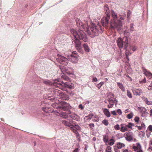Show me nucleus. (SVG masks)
Listing matches in <instances>:
<instances>
[{
	"label": "nucleus",
	"mask_w": 152,
	"mask_h": 152,
	"mask_svg": "<svg viewBox=\"0 0 152 152\" xmlns=\"http://www.w3.org/2000/svg\"><path fill=\"white\" fill-rule=\"evenodd\" d=\"M71 32L74 37L73 39L75 44V48L78 52H80L81 44L79 39L82 40L85 42L87 41L88 39L87 36L83 30H78V31L77 32L72 28L71 29Z\"/></svg>",
	"instance_id": "nucleus-1"
},
{
	"label": "nucleus",
	"mask_w": 152,
	"mask_h": 152,
	"mask_svg": "<svg viewBox=\"0 0 152 152\" xmlns=\"http://www.w3.org/2000/svg\"><path fill=\"white\" fill-rule=\"evenodd\" d=\"M116 42L117 45L120 49L124 48L125 50V53L127 58L128 56L131 55L132 52L131 51V48L129 47L128 38L126 37H124L122 38L121 37L118 38Z\"/></svg>",
	"instance_id": "nucleus-2"
},
{
	"label": "nucleus",
	"mask_w": 152,
	"mask_h": 152,
	"mask_svg": "<svg viewBox=\"0 0 152 152\" xmlns=\"http://www.w3.org/2000/svg\"><path fill=\"white\" fill-rule=\"evenodd\" d=\"M103 28L99 24L96 25L92 23L90 26L85 28V31H86L91 37H94L98 36L99 33H102L103 32Z\"/></svg>",
	"instance_id": "nucleus-3"
},
{
	"label": "nucleus",
	"mask_w": 152,
	"mask_h": 152,
	"mask_svg": "<svg viewBox=\"0 0 152 152\" xmlns=\"http://www.w3.org/2000/svg\"><path fill=\"white\" fill-rule=\"evenodd\" d=\"M111 12L112 18L110 23L111 28L120 30L123 27L121 21L118 19L117 13L114 10H111Z\"/></svg>",
	"instance_id": "nucleus-4"
},
{
	"label": "nucleus",
	"mask_w": 152,
	"mask_h": 152,
	"mask_svg": "<svg viewBox=\"0 0 152 152\" xmlns=\"http://www.w3.org/2000/svg\"><path fill=\"white\" fill-rule=\"evenodd\" d=\"M77 25L79 28V30H84L85 31V28L88 27V23L86 21H85L84 23L83 24L81 20L78 18L76 20Z\"/></svg>",
	"instance_id": "nucleus-5"
},
{
	"label": "nucleus",
	"mask_w": 152,
	"mask_h": 152,
	"mask_svg": "<svg viewBox=\"0 0 152 152\" xmlns=\"http://www.w3.org/2000/svg\"><path fill=\"white\" fill-rule=\"evenodd\" d=\"M110 94L112 96L110 98H109L108 100L109 104L108 105L107 107L108 108L112 107L114 104L116 105L118 102L117 100L115 99L114 98H113L114 96L113 94L112 93H110Z\"/></svg>",
	"instance_id": "nucleus-6"
},
{
	"label": "nucleus",
	"mask_w": 152,
	"mask_h": 152,
	"mask_svg": "<svg viewBox=\"0 0 152 152\" xmlns=\"http://www.w3.org/2000/svg\"><path fill=\"white\" fill-rule=\"evenodd\" d=\"M57 60L59 63L64 65H67L69 61L66 58L61 56L59 57Z\"/></svg>",
	"instance_id": "nucleus-7"
},
{
	"label": "nucleus",
	"mask_w": 152,
	"mask_h": 152,
	"mask_svg": "<svg viewBox=\"0 0 152 152\" xmlns=\"http://www.w3.org/2000/svg\"><path fill=\"white\" fill-rule=\"evenodd\" d=\"M61 69L62 71L65 72L69 75L73 74L74 73L73 69L70 67L64 66Z\"/></svg>",
	"instance_id": "nucleus-8"
},
{
	"label": "nucleus",
	"mask_w": 152,
	"mask_h": 152,
	"mask_svg": "<svg viewBox=\"0 0 152 152\" xmlns=\"http://www.w3.org/2000/svg\"><path fill=\"white\" fill-rule=\"evenodd\" d=\"M110 16H106L104 17L101 19V22L103 27L106 26L109 23V20L110 19Z\"/></svg>",
	"instance_id": "nucleus-9"
},
{
	"label": "nucleus",
	"mask_w": 152,
	"mask_h": 152,
	"mask_svg": "<svg viewBox=\"0 0 152 152\" xmlns=\"http://www.w3.org/2000/svg\"><path fill=\"white\" fill-rule=\"evenodd\" d=\"M59 80H55L54 83H52L53 85L63 90L66 91L65 88L63 86L61 83H59Z\"/></svg>",
	"instance_id": "nucleus-10"
},
{
	"label": "nucleus",
	"mask_w": 152,
	"mask_h": 152,
	"mask_svg": "<svg viewBox=\"0 0 152 152\" xmlns=\"http://www.w3.org/2000/svg\"><path fill=\"white\" fill-rule=\"evenodd\" d=\"M136 146L133 145L132 149L134 151H137V152H142V146L139 143H137L136 144Z\"/></svg>",
	"instance_id": "nucleus-11"
},
{
	"label": "nucleus",
	"mask_w": 152,
	"mask_h": 152,
	"mask_svg": "<svg viewBox=\"0 0 152 152\" xmlns=\"http://www.w3.org/2000/svg\"><path fill=\"white\" fill-rule=\"evenodd\" d=\"M125 137L127 141H131L133 140V133L130 132H126L125 133Z\"/></svg>",
	"instance_id": "nucleus-12"
},
{
	"label": "nucleus",
	"mask_w": 152,
	"mask_h": 152,
	"mask_svg": "<svg viewBox=\"0 0 152 152\" xmlns=\"http://www.w3.org/2000/svg\"><path fill=\"white\" fill-rule=\"evenodd\" d=\"M69 116L72 118L77 121L80 120V117L77 115L75 114L74 113H72L69 111Z\"/></svg>",
	"instance_id": "nucleus-13"
},
{
	"label": "nucleus",
	"mask_w": 152,
	"mask_h": 152,
	"mask_svg": "<svg viewBox=\"0 0 152 152\" xmlns=\"http://www.w3.org/2000/svg\"><path fill=\"white\" fill-rule=\"evenodd\" d=\"M132 91L133 94L136 96H140L141 94L142 93V90L140 88H133L132 89Z\"/></svg>",
	"instance_id": "nucleus-14"
},
{
	"label": "nucleus",
	"mask_w": 152,
	"mask_h": 152,
	"mask_svg": "<svg viewBox=\"0 0 152 152\" xmlns=\"http://www.w3.org/2000/svg\"><path fill=\"white\" fill-rule=\"evenodd\" d=\"M63 86L64 87L67 91V89L66 88H68L69 89H73L74 88V85L71 83L65 82Z\"/></svg>",
	"instance_id": "nucleus-15"
},
{
	"label": "nucleus",
	"mask_w": 152,
	"mask_h": 152,
	"mask_svg": "<svg viewBox=\"0 0 152 152\" xmlns=\"http://www.w3.org/2000/svg\"><path fill=\"white\" fill-rule=\"evenodd\" d=\"M69 59L72 62L75 63H77L78 61L77 55H75L74 56L71 55Z\"/></svg>",
	"instance_id": "nucleus-16"
},
{
	"label": "nucleus",
	"mask_w": 152,
	"mask_h": 152,
	"mask_svg": "<svg viewBox=\"0 0 152 152\" xmlns=\"http://www.w3.org/2000/svg\"><path fill=\"white\" fill-rule=\"evenodd\" d=\"M56 95L58 96L57 98H61L62 99H64L65 94L64 93L60 91H58L56 93Z\"/></svg>",
	"instance_id": "nucleus-17"
},
{
	"label": "nucleus",
	"mask_w": 152,
	"mask_h": 152,
	"mask_svg": "<svg viewBox=\"0 0 152 152\" xmlns=\"http://www.w3.org/2000/svg\"><path fill=\"white\" fill-rule=\"evenodd\" d=\"M140 112L142 116L144 117L146 115L148 114L147 112V110L144 107H141L140 108Z\"/></svg>",
	"instance_id": "nucleus-18"
},
{
	"label": "nucleus",
	"mask_w": 152,
	"mask_h": 152,
	"mask_svg": "<svg viewBox=\"0 0 152 152\" xmlns=\"http://www.w3.org/2000/svg\"><path fill=\"white\" fill-rule=\"evenodd\" d=\"M104 11L106 16H110V13L108 6L107 4H106L104 7Z\"/></svg>",
	"instance_id": "nucleus-19"
},
{
	"label": "nucleus",
	"mask_w": 152,
	"mask_h": 152,
	"mask_svg": "<svg viewBox=\"0 0 152 152\" xmlns=\"http://www.w3.org/2000/svg\"><path fill=\"white\" fill-rule=\"evenodd\" d=\"M59 109L64 110H66L68 109L69 107V105L68 103H65L64 105L59 107Z\"/></svg>",
	"instance_id": "nucleus-20"
},
{
	"label": "nucleus",
	"mask_w": 152,
	"mask_h": 152,
	"mask_svg": "<svg viewBox=\"0 0 152 152\" xmlns=\"http://www.w3.org/2000/svg\"><path fill=\"white\" fill-rule=\"evenodd\" d=\"M143 72L146 76L150 78L152 77V74L150 72L148 71L146 69H144L143 70Z\"/></svg>",
	"instance_id": "nucleus-21"
},
{
	"label": "nucleus",
	"mask_w": 152,
	"mask_h": 152,
	"mask_svg": "<svg viewBox=\"0 0 152 152\" xmlns=\"http://www.w3.org/2000/svg\"><path fill=\"white\" fill-rule=\"evenodd\" d=\"M117 147L118 149H121L122 148L124 147L125 146V144L121 142H117L116 143Z\"/></svg>",
	"instance_id": "nucleus-22"
},
{
	"label": "nucleus",
	"mask_w": 152,
	"mask_h": 152,
	"mask_svg": "<svg viewBox=\"0 0 152 152\" xmlns=\"http://www.w3.org/2000/svg\"><path fill=\"white\" fill-rule=\"evenodd\" d=\"M103 112L104 115L107 117L110 116V113L109 110L107 109H104Z\"/></svg>",
	"instance_id": "nucleus-23"
},
{
	"label": "nucleus",
	"mask_w": 152,
	"mask_h": 152,
	"mask_svg": "<svg viewBox=\"0 0 152 152\" xmlns=\"http://www.w3.org/2000/svg\"><path fill=\"white\" fill-rule=\"evenodd\" d=\"M93 114L91 113L89 114L88 115L86 116L84 118V121L85 122H87L88 120L91 119L93 116Z\"/></svg>",
	"instance_id": "nucleus-24"
},
{
	"label": "nucleus",
	"mask_w": 152,
	"mask_h": 152,
	"mask_svg": "<svg viewBox=\"0 0 152 152\" xmlns=\"http://www.w3.org/2000/svg\"><path fill=\"white\" fill-rule=\"evenodd\" d=\"M70 129L73 132L75 133L76 134H77L78 135H79V134L77 132V130L74 127V126L72 125L70 127Z\"/></svg>",
	"instance_id": "nucleus-25"
},
{
	"label": "nucleus",
	"mask_w": 152,
	"mask_h": 152,
	"mask_svg": "<svg viewBox=\"0 0 152 152\" xmlns=\"http://www.w3.org/2000/svg\"><path fill=\"white\" fill-rule=\"evenodd\" d=\"M117 84L119 88L121 89L123 91L125 92V89L122 83H117Z\"/></svg>",
	"instance_id": "nucleus-26"
},
{
	"label": "nucleus",
	"mask_w": 152,
	"mask_h": 152,
	"mask_svg": "<svg viewBox=\"0 0 152 152\" xmlns=\"http://www.w3.org/2000/svg\"><path fill=\"white\" fill-rule=\"evenodd\" d=\"M42 109L43 111H44L46 113H50L51 112V109H49V107H43L42 108Z\"/></svg>",
	"instance_id": "nucleus-27"
},
{
	"label": "nucleus",
	"mask_w": 152,
	"mask_h": 152,
	"mask_svg": "<svg viewBox=\"0 0 152 152\" xmlns=\"http://www.w3.org/2000/svg\"><path fill=\"white\" fill-rule=\"evenodd\" d=\"M62 123L65 126H69V127L71 126V125H72L69 122L66 120L62 121Z\"/></svg>",
	"instance_id": "nucleus-28"
},
{
	"label": "nucleus",
	"mask_w": 152,
	"mask_h": 152,
	"mask_svg": "<svg viewBox=\"0 0 152 152\" xmlns=\"http://www.w3.org/2000/svg\"><path fill=\"white\" fill-rule=\"evenodd\" d=\"M103 137L104 142L105 143H107L108 142V135L106 134H104L103 135Z\"/></svg>",
	"instance_id": "nucleus-29"
},
{
	"label": "nucleus",
	"mask_w": 152,
	"mask_h": 152,
	"mask_svg": "<svg viewBox=\"0 0 152 152\" xmlns=\"http://www.w3.org/2000/svg\"><path fill=\"white\" fill-rule=\"evenodd\" d=\"M143 99L144 102H145V103L148 105H152V102L151 101H149L148 100V99L147 98L144 97L143 98Z\"/></svg>",
	"instance_id": "nucleus-30"
},
{
	"label": "nucleus",
	"mask_w": 152,
	"mask_h": 152,
	"mask_svg": "<svg viewBox=\"0 0 152 152\" xmlns=\"http://www.w3.org/2000/svg\"><path fill=\"white\" fill-rule=\"evenodd\" d=\"M83 47L85 51L87 52H89L90 51V49L88 45L86 44H84L83 45Z\"/></svg>",
	"instance_id": "nucleus-31"
},
{
	"label": "nucleus",
	"mask_w": 152,
	"mask_h": 152,
	"mask_svg": "<svg viewBox=\"0 0 152 152\" xmlns=\"http://www.w3.org/2000/svg\"><path fill=\"white\" fill-rule=\"evenodd\" d=\"M121 131L122 132H124L125 131H127L126 128L125 127L124 124H122L121 125Z\"/></svg>",
	"instance_id": "nucleus-32"
},
{
	"label": "nucleus",
	"mask_w": 152,
	"mask_h": 152,
	"mask_svg": "<svg viewBox=\"0 0 152 152\" xmlns=\"http://www.w3.org/2000/svg\"><path fill=\"white\" fill-rule=\"evenodd\" d=\"M60 116L64 118H66L68 117V115L65 112H63L60 114Z\"/></svg>",
	"instance_id": "nucleus-33"
},
{
	"label": "nucleus",
	"mask_w": 152,
	"mask_h": 152,
	"mask_svg": "<svg viewBox=\"0 0 152 152\" xmlns=\"http://www.w3.org/2000/svg\"><path fill=\"white\" fill-rule=\"evenodd\" d=\"M115 140L113 139H111L109 141L108 145L110 146L113 145L115 143Z\"/></svg>",
	"instance_id": "nucleus-34"
},
{
	"label": "nucleus",
	"mask_w": 152,
	"mask_h": 152,
	"mask_svg": "<svg viewBox=\"0 0 152 152\" xmlns=\"http://www.w3.org/2000/svg\"><path fill=\"white\" fill-rule=\"evenodd\" d=\"M127 95L129 98L131 99L133 97L132 93L129 90H127Z\"/></svg>",
	"instance_id": "nucleus-35"
},
{
	"label": "nucleus",
	"mask_w": 152,
	"mask_h": 152,
	"mask_svg": "<svg viewBox=\"0 0 152 152\" xmlns=\"http://www.w3.org/2000/svg\"><path fill=\"white\" fill-rule=\"evenodd\" d=\"M92 120L94 122H98L99 121V117L97 115H95Z\"/></svg>",
	"instance_id": "nucleus-36"
},
{
	"label": "nucleus",
	"mask_w": 152,
	"mask_h": 152,
	"mask_svg": "<svg viewBox=\"0 0 152 152\" xmlns=\"http://www.w3.org/2000/svg\"><path fill=\"white\" fill-rule=\"evenodd\" d=\"M119 16L120 18L122 20H124L126 17L125 13L124 12L122 13L121 14H120Z\"/></svg>",
	"instance_id": "nucleus-37"
},
{
	"label": "nucleus",
	"mask_w": 152,
	"mask_h": 152,
	"mask_svg": "<svg viewBox=\"0 0 152 152\" xmlns=\"http://www.w3.org/2000/svg\"><path fill=\"white\" fill-rule=\"evenodd\" d=\"M105 152H112L111 147L110 146H107Z\"/></svg>",
	"instance_id": "nucleus-38"
},
{
	"label": "nucleus",
	"mask_w": 152,
	"mask_h": 152,
	"mask_svg": "<svg viewBox=\"0 0 152 152\" xmlns=\"http://www.w3.org/2000/svg\"><path fill=\"white\" fill-rule=\"evenodd\" d=\"M129 47H130V48H130L131 49V51L132 52H134V51H135V50H136L137 49V47H136V46H133V47H131V46L129 45Z\"/></svg>",
	"instance_id": "nucleus-39"
},
{
	"label": "nucleus",
	"mask_w": 152,
	"mask_h": 152,
	"mask_svg": "<svg viewBox=\"0 0 152 152\" xmlns=\"http://www.w3.org/2000/svg\"><path fill=\"white\" fill-rule=\"evenodd\" d=\"M102 123L105 126H107L108 124V121L107 120L104 119L102 121Z\"/></svg>",
	"instance_id": "nucleus-40"
},
{
	"label": "nucleus",
	"mask_w": 152,
	"mask_h": 152,
	"mask_svg": "<svg viewBox=\"0 0 152 152\" xmlns=\"http://www.w3.org/2000/svg\"><path fill=\"white\" fill-rule=\"evenodd\" d=\"M61 77L65 80H69V78L68 77L65 76L64 75H62Z\"/></svg>",
	"instance_id": "nucleus-41"
},
{
	"label": "nucleus",
	"mask_w": 152,
	"mask_h": 152,
	"mask_svg": "<svg viewBox=\"0 0 152 152\" xmlns=\"http://www.w3.org/2000/svg\"><path fill=\"white\" fill-rule=\"evenodd\" d=\"M134 26L133 24L132 23L130 25L129 30L130 31H134V28L133 27Z\"/></svg>",
	"instance_id": "nucleus-42"
},
{
	"label": "nucleus",
	"mask_w": 152,
	"mask_h": 152,
	"mask_svg": "<svg viewBox=\"0 0 152 152\" xmlns=\"http://www.w3.org/2000/svg\"><path fill=\"white\" fill-rule=\"evenodd\" d=\"M51 113L53 112L54 114L56 115H59V114L60 115V114L59 113L56 111H54L53 109H51Z\"/></svg>",
	"instance_id": "nucleus-43"
},
{
	"label": "nucleus",
	"mask_w": 152,
	"mask_h": 152,
	"mask_svg": "<svg viewBox=\"0 0 152 152\" xmlns=\"http://www.w3.org/2000/svg\"><path fill=\"white\" fill-rule=\"evenodd\" d=\"M89 126L91 129H92L94 127V124H89Z\"/></svg>",
	"instance_id": "nucleus-44"
},
{
	"label": "nucleus",
	"mask_w": 152,
	"mask_h": 152,
	"mask_svg": "<svg viewBox=\"0 0 152 152\" xmlns=\"http://www.w3.org/2000/svg\"><path fill=\"white\" fill-rule=\"evenodd\" d=\"M44 83L45 84H46L47 85H52V83H51L50 81H49V80H45V81H44Z\"/></svg>",
	"instance_id": "nucleus-45"
},
{
	"label": "nucleus",
	"mask_w": 152,
	"mask_h": 152,
	"mask_svg": "<svg viewBox=\"0 0 152 152\" xmlns=\"http://www.w3.org/2000/svg\"><path fill=\"white\" fill-rule=\"evenodd\" d=\"M74 127L76 130H80L81 129L80 127L78 125H74Z\"/></svg>",
	"instance_id": "nucleus-46"
},
{
	"label": "nucleus",
	"mask_w": 152,
	"mask_h": 152,
	"mask_svg": "<svg viewBox=\"0 0 152 152\" xmlns=\"http://www.w3.org/2000/svg\"><path fill=\"white\" fill-rule=\"evenodd\" d=\"M103 84L104 82H101L100 83L98 84H97V86L99 89Z\"/></svg>",
	"instance_id": "nucleus-47"
},
{
	"label": "nucleus",
	"mask_w": 152,
	"mask_h": 152,
	"mask_svg": "<svg viewBox=\"0 0 152 152\" xmlns=\"http://www.w3.org/2000/svg\"><path fill=\"white\" fill-rule=\"evenodd\" d=\"M148 89L149 90H152V81L150 84V85L148 86Z\"/></svg>",
	"instance_id": "nucleus-48"
},
{
	"label": "nucleus",
	"mask_w": 152,
	"mask_h": 152,
	"mask_svg": "<svg viewBox=\"0 0 152 152\" xmlns=\"http://www.w3.org/2000/svg\"><path fill=\"white\" fill-rule=\"evenodd\" d=\"M114 128L116 130H119L120 129L119 125L118 124H117L114 126Z\"/></svg>",
	"instance_id": "nucleus-49"
},
{
	"label": "nucleus",
	"mask_w": 152,
	"mask_h": 152,
	"mask_svg": "<svg viewBox=\"0 0 152 152\" xmlns=\"http://www.w3.org/2000/svg\"><path fill=\"white\" fill-rule=\"evenodd\" d=\"M139 118L137 117H136L134 119L135 121L137 123H138L139 122Z\"/></svg>",
	"instance_id": "nucleus-50"
},
{
	"label": "nucleus",
	"mask_w": 152,
	"mask_h": 152,
	"mask_svg": "<svg viewBox=\"0 0 152 152\" xmlns=\"http://www.w3.org/2000/svg\"><path fill=\"white\" fill-rule=\"evenodd\" d=\"M125 128H126V129H127V131H128V128H131L129 124V123L127 125H126L125 124Z\"/></svg>",
	"instance_id": "nucleus-51"
},
{
	"label": "nucleus",
	"mask_w": 152,
	"mask_h": 152,
	"mask_svg": "<svg viewBox=\"0 0 152 152\" xmlns=\"http://www.w3.org/2000/svg\"><path fill=\"white\" fill-rule=\"evenodd\" d=\"M127 117L129 119H131L132 117V114H129L127 115Z\"/></svg>",
	"instance_id": "nucleus-52"
},
{
	"label": "nucleus",
	"mask_w": 152,
	"mask_h": 152,
	"mask_svg": "<svg viewBox=\"0 0 152 152\" xmlns=\"http://www.w3.org/2000/svg\"><path fill=\"white\" fill-rule=\"evenodd\" d=\"M131 14V11L130 10H129L127 12V18H128L130 16V15Z\"/></svg>",
	"instance_id": "nucleus-53"
},
{
	"label": "nucleus",
	"mask_w": 152,
	"mask_h": 152,
	"mask_svg": "<svg viewBox=\"0 0 152 152\" xmlns=\"http://www.w3.org/2000/svg\"><path fill=\"white\" fill-rule=\"evenodd\" d=\"M117 112L119 115H121L122 114V112L121 109H118L117 111Z\"/></svg>",
	"instance_id": "nucleus-54"
},
{
	"label": "nucleus",
	"mask_w": 152,
	"mask_h": 152,
	"mask_svg": "<svg viewBox=\"0 0 152 152\" xmlns=\"http://www.w3.org/2000/svg\"><path fill=\"white\" fill-rule=\"evenodd\" d=\"M78 107L81 110H83L84 108V107L82 105V104H80L78 106Z\"/></svg>",
	"instance_id": "nucleus-55"
},
{
	"label": "nucleus",
	"mask_w": 152,
	"mask_h": 152,
	"mask_svg": "<svg viewBox=\"0 0 152 152\" xmlns=\"http://www.w3.org/2000/svg\"><path fill=\"white\" fill-rule=\"evenodd\" d=\"M148 129V130L151 131V132H152V125H150L149 126Z\"/></svg>",
	"instance_id": "nucleus-56"
},
{
	"label": "nucleus",
	"mask_w": 152,
	"mask_h": 152,
	"mask_svg": "<svg viewBox=\"0 0 152 152\" xmlns=\"http://www.w3.org/2000/svg\"><path fill=\"white\" fill-rule=\"evenodd\" d=\"M118 149H118L117 147H114V150L115 152H118L119 151Z\"/></svg>",
	"instance_id": "nucleus-57"
},
{
	"label": "nucleus",
	"mask_w": 152,
	"mask_h": 152,
	"mask_svg": "<svg viewBox=\"0 0 152 152\" xmlns=\"http://www.w3.org/2000/svg\"><path fill=\"white\" fill-rule=\"evenodd\" d=\"M148 150L150 152H152V147L151 145H149Z\"/></svg>",
	"instance_id": "nucleus-58"
},
{
	"label": "nucleus",
	"mask_w": 152,
	"mask_h": 152,
	"mask_svg": "<svg viewBox=\"0 0 152 152\" xmlns=\"http://www.w3.org/2000/svg\"><path fill=\"white\" fill-rule=\"evenodd\" d=\"M141 127L143 128H145V125L143 123H142L141 124Z\"/></svg>",
	"instance_id": "nucleus-59"
},
{
	"label": "nucleus",
	"mask_w": 152,
	"mask_h": 152,
	"mask_svg": "<svg viewBox=\"0 0 152 152\" xmlns=\"http://www.w3.org/2000/svg\"><path fill=\"white\" fill-rule=\"evenodd\" d=\"M111 113L113 115H117V114L115 111H112L111 112Z\"/></svg>",
	"instance_id": "nucleus-60"
},
{
	"label": "nucleus",
	"mask_w": 152,
	"mask_h": 152,
	"mask_svg": "<svg viewBox=\"0 0 152 152\" xmlns=\"http://www.w3.org/2000/svg\"><path fill=\"white\" fill-rule=\"evenodd\" d=\"M135 127H137L138 128V129L139 130H140L142 129V128H141V126H138L136 125L135 126Z\"/></svg>",
	"instance_id": "nucleus-61"
},
{
	"label": "nucleus",
	"mask_w": 152,
	"mask_h": 152,
	"mask_svg": "<svg viewBox=\"0 0 152 152\" xmlns=\"http://www.w3.org/2000/svg\"><path fill=\"white\" fill-rule=\"evenodd\" d=\"M97 81V79L96 77H94L93 79V82H96Z\"/></svg>",
	"instance_id": "nucleus-62"
},
{
	"label": "nucleus",
	"mask_w": 152,
	"mask_h": 152,
	"mask_svg": "<svg viewBox=\"0 0 152 152\" xmlns=\"http://www.w3.org/2000/svg\"><path fill=\"white\" fill-rule=\"evenodd\" d=\"M129 124L130 127H131V129H132V126H134V124L132 123H129Z\"/></svg>",
	"instance_id": "nucleus-63"
},
{
	"label": "nucleus",
	"mask_w": 152,
	"mask_h": 152,
	"mask_svg": "<svg viewBox=\"0 0 152 152\" xmlns=\"http://www.w3.org/2000/svg\"><path fill=\"white\" fill-rule=\"evenodd\" d=\"M122 152H129L128 149H124Z\"/></svg>",
	"instance_id": "nucleus-64"
}]
</instances>
